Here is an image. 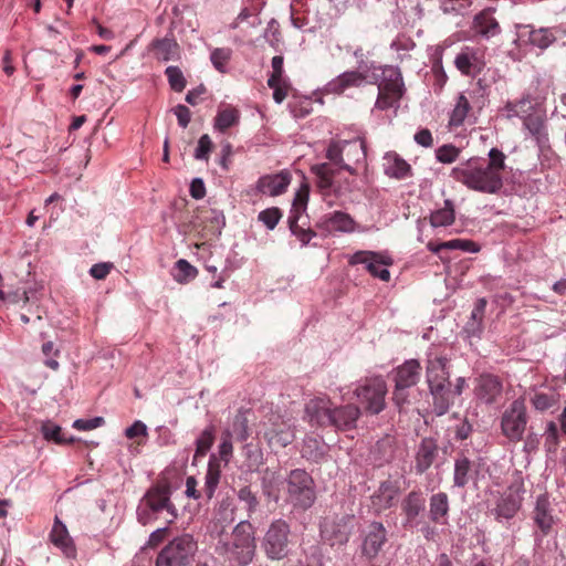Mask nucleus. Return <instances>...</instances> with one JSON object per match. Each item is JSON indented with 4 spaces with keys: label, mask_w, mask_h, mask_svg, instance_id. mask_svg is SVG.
I'll use <instances>...</instances> for the list:
<instances>
[{
    "label": "nucleus",
    "mask_w": 566,
    "mask_h": 566,
    "mask_svg": "<svg viewBox=\"0 0 566 566\" xmlns=\"http://www.w3.org/2000/svg\"><path fill=\"white\" fill-rule=\"evenodd\" d=\"M286 491L287 500L303 510L311 507L316 499L312 476L301 469L292 470L287 475Z\"/></svg>",
    "instance_id": "6e6552de"
},
{
    "label": "nucleus",
    "mask_w": 566,
    "mask_h": 566,
    "mask_svg": "<svg viewBox=\"0 0 566 566\" xmlns=\"http://www.w3.org/2000/svg\"><path fill=\"white\" fill-rule=\"evenodd\" d=\"M505 158L502 150L492 148L486 164L478 157H472L454 167L450 177L471 190L496 193L503 187L502 174L506 167Z\"/></svg>",
    "instance_id": "f257e3e1"
},
{
    "label": "nucleus",
    "mask_w": 566,
    "mask_h": 566,
    "mask_svg": "<svg viewBox=\"0 0 566 566\" xmlns=\"http://www.w3.org/2000/svg\"><path fill=\"white\" fill-rule=\"evenodd\" d=\"M474 30L486 38L499 33L500 25L490 10H484L474 18Z\"/></svg>",
    "instance_id": "7c9ffc66"
},
{
    "label": "nucleus",
    "mask_w": 566,
    "mask_h": 566,
    "mask_svg": "<svg viewBox=\"0 0 566 566\" xmlns=\"http://www.w3.org/2000/svg\"><path fill=\"white\" fill-rule=\"evenodd\" d=\"M354 219L345 212L334 211L332 213L324 214L319 218L316 227L323 232L331 234L336 231L339 232H353L355 230Z\"/></svg>",
    "instance_id": "aec40b11"
},
{
    "label": "nucleus",
    "mask_w": 566,
    "mask_h": 566,
    "mask_svg": "<svg viewBox=\"0 0 566 566\" xmlns=\"http://www.w3.org/2000/svg\"><path fill=\"white\" fill-rule=\"evenodd\" d=\"M401 489L398 481L386 480L370 496V507L376 514H381L397 505Z\"/></svg>",
    "instance_id": "2eb2a0df"
},
{
    "label": "nucleus",
    "mask_w": 566,
    "mask_h": 566,
    "mask_svg": "<svg viewBox=\"0 0 566 566\" xmlns=\"http://www.w3.org/2000/svg\"><path fill=\"white\" fill-rule=\"evenodd\" d=\"M448 364L449 359L444 356L428 355L426 378L438 415H444L453 403L454 394L450 389Z\"/></svg>",
    "instance_id": "7ed1b4c3"
},
{
    "label": "nucleus",
    "mask_w": 566,
    "mask_h": 566,
    "mask_svg": "<svg viewBox=\"0 0 566 566\" xmlns=\"http://www.w3.org/2000/svg\"><path fill=\"white\" fill-rule=\"evenodd\" d=\"M558 402V394L555 391H539L535 390L531 397L532 406L538 411H546L555 407Z\"/></svg>",
    "instance_id": "4c0bfd02"
},
{
    "label": "nucleus",
    "mask_w": 566,
    "mask_h": 566,
    "mask_svg": "<svg viewBox=\"0 0 566 566\" xmlns=\"http://www.w3.org/2000/svg\"><path fill=\"white\" fill-rule=\"evenodd\" d=\"M214 442V428L209 427L206 428L199 438L196 441V453H195V460L197 458L205 457L207 452L210 450Z\"/></svg>",
    "instance_id": "79ce46f5"
},
{
    "label": "nucleus",
    "mask_w": 566,
    "mask_h": 566,
    "mask_svg": "<svg viewBox=\"0 0 566 566\" xmlns=\"http://www.w3.org/2000/svg\"><path fill=\"white\" fill-rule=\"evenodd\" d=\"M150 51L155 59L161 62L177 61L180 59V46L174 36L155 39L150 43Z\"/></svg>",
    "instance_id": "a878e982"
},
{
    "label": "nucleus",
    "mask_w": 566,
    "mask_h": 566,
    "mask_svg": "<svg viewBox=\"0 0 566 566\" xmlns=\"http://www.w3.org/2000/svg\"><path fill=\"white\" fill-rule=\"evenodd\" d=\"M104 423V419L102 417H96L93 419L84 420V419H77L74 421L73 427L77 430H93L95 428H98Z\"/></svg>",
    "instance_id": "e2e57ef3"
},
{
    "label": "nucleus",
    "mask_w": 566,
    "mask_h": 566,
    "mask_svg": "<svg viewBox=\"0 0 566 566\" xmlns=\"http://www.w3.org/2000/svg\"><path fill=\"white\" fill-rule=\"evenodd\" d=\"M273 90V98L276 103H282L291 88L289 81H275L274 86H269Z\"/></svg>",
    "instance_id": "680f3d73"
},
{
    "label": "nucleus",
    "mask_w": 566,
    "mask_h": 566,
    "mask_svg": "<svg viewBox=\"0 0 566 566\" xmlns=\"http://www.w3.org/2000/svg\"><path fill=\"white\" fill-rule=\"evenodd\" d=\"M421 374V365L417 359L406 360L395 369V389L392 400L401 408L408 401L407 389L418 384Z\"/></svg>",
    "instance_id": "ddd939ff"
},
{
    "label": "nucleus",
    "mask_w": 566,
    "mask_h": 566,
    "mask_svg": "<svg viewBox=\"0 0 566 566\" xmlns=\"http://www.w3.org/2000/svg\"><path fill=\"white\" fill-rule=\"evenodd\" d=\"M197 549V543L190 534L177 536L159 552L156 566H188Z\"/></svg>",
    "instance_id": "423d86ee"
},
{
    "label": "nucleus",
    "mask_w": 566,
    "mask_h": 566,
    "mask_svg": "<svg viewBox=\"0 0 566 566\" xmlns=\"http://www.w3.org/2000/svg\"><path fill=\"white\" fill-rule=\"evenodd\" d=\"M326 158L340 169L356 175L354 164L366 159V145L361 139L332 142L326 150Z\"/></svg>",
    "instance_id": "39448f33"
},
{
    "label": "nucleus",
    "mask_w": 566,
    "mask_h": 566,
    "mask_svg": "<svg viewBox=\"0 0 566 566\" xmlns=\"http://www.w3.org/2000/svg\"><path fill=\"white\" fill-rule=\"evenodd\" d=\"M470 109L471 105L468 98L463 94L459 95L450 116V126L458 127L462 125Z\"/></svg>",
    "instance_id": "ea45409f"
},
{
    "label": "nucleus",
    "mask_w": 566,
    "mask_h": 566,
    "mask_svg": "<svg viewBox=\"0 0 566 566\" xmlns=\"http://www.w3.org/2000/svg\"><path fill=\"white\" fill-rule=\"evenodd\" d=\"M460 154V148L451 144L442 145L436 150V157L438 161L442 164L454 163L459 158Z\"/></svg>",
    "instance_id": "8fccbe9b"
},
{
    "label": "nucleus",
    "mask_w": 566,
    "mask_h": 566,
    "mask_svg": "<svg viewBox=\"0 0 566 566\" xmlns=\"http://www.w3.org/2000/svg\"><path fill=\"white\" fill-rule=\"evenodd\" d=\"M231 439V432L229 430L224 431L222 434L221 443L219 446L220 460L223 461L226 464L229 463L233 453V446Z\"/></svg>",
    "instance_id": "bf43d9fd"
},
{
    "label": "nucleus",
    "mask_w": 566,
    "mask_h": 566,
    "mask_svg": "<svg viewBox=\"0 0 566 566\" xmlns=\"http://www.w3.org/2000/svg\"><path fill=\"white\" fill-rule=\"evenodd\" d=\"M212 149V142L210 137L205 134L198 140V146L195 151V158L198 160H208L209 154Z\"/></svg>",
    "instance_id": "052dcab7"
},
{
    "label": "nucleus",
    "mask_w": 566,
    "mask_h": 566,
    "mask_svg": "<svg viewBox=\"0 0 566 566\" xmlns=\"http://www.w3.org/2000/svg\"><path fill=\"white\" fill-rule=\"evenodd\" d=\"M426 499L420 491H411L401 502V511L405 515V527L417 525V517L424 511Z\"/></svg>",
    "instance_id": "4be33fe9"
},
{
    "label": "nucleus",
    "mask_w": 566,
    "mask_h": 566,
    "mask_svg": "<svg viewBox=\"0 0 566 566\" xmlns=\"http://www.w3.org/2000/svg\"><path fill=\"white\" fill-rule=\"evenodd\" d=\"M385 174L396 179H405L410 175V165L396 153H387L384 157Z\"/></svg>",
    "instance_id": "c85d7f7f"
},
{
    "label": "nucleus",
    "mask_w": 566,
    "mask_h": 566,
    "mask_svg": "<svg viewBox=\"0 0 566 566\" xmlns=\"http://www.w3.org/2000/svg\"><path fill=\"white\" fill-rule=\"evenodd\" d=\"M291 182V175L287 171H281L275 175H266L259 179L258 189L260 192L269 196H279L286 191Z\"/></svg>",
    "instance_id": "393cba45"
},
{
    "label": "nucleus",
    "mask_w": 566,
    "mask_h": 566,
    "mask_svg": "<svg viewBox=\"0 0 566 566\" xmlns=\"http://www.w3.org/2000/svg\"><path fill=\"white\" fill-rule=\"evenodd\" d=\"M545 449L548 453L556 452L559 446V429L554 421H549L546 426L545 432Z\"/></svg>",
    "instance_id": "a18cd8bd"
},
{
    "label": "nucleus",
    "mask_w": 566,
    "mask_h": 566,
    "mask_svg": "<svg viewBox=\"0 0 566 566\" xmlns=\"http://www.w3.org/2000/svg\"><path fill=\"white\" fill-rule=\"evenodd\" d=\"M472 478V462L464 455L454 461L453 484L457 488H464Z\"/></svg>",
    "instance_id": "2f4dec72"
},
{
    "label": "nucleus",
    "mask_w": 566,
    "mask_h": 566,
    "mask_svg": "<svg viewBox=\"0 0 566 566\" xmlns=\"http://www.w3.org/2000/svg\"><path fill=\"white\" fill-rule=\"evenodd\" d=\"M376 451L381 454L379 457L381 462H389L394 458V439L386 437L379 440L376 444Z\"/></svg>",
    "instance_id": "6e6d98bb"
},
{
    "label": "nucleus",
    "mask_w": 566,
    "mask_h": 566,
    "mask_svg": "<svg viewBox=\"0 0 566 566\" xmlns=\"http://www.w3.org/2000/svg\"><path fill=\"white\" fill-rule=\"evenodd\" d=\"M502 391V380L495 375L482 374L475 379L474 394L480 401L486 405L496 402Z\"/></svg>",
    "instance_id": "a211bd4d"
},
{
    "label": "nucleus",
    "mask_w": 566,
    "mask_h": 566,
    "mask_svg": "<svg viewBox=\"0 0 566 566\" xmlns=\"http://www.w3.org/2000/svg\"><path fill=\"white\" fill-rule=\"evenodd\" d=\"M112 268V263H97L91 268L90 273L94 279L103 280L108 275Z\"/></svg>",
    "instance_id": "69168bd1"
},
{
    "label": "nucleus",
    "mask_w": 566,
    "mask_h": 566,
    "mask_svg": "<svg viewBox=\"0 0 566 566\" xmlns=\"http://www.w3.org/2000/svg\"><path fill=\"white\" fill-rule=\"evenodd\" d=\"M405 93V84L398 67L387 65L382 69V78L378 84V97L375 107L381 111L396 105Z\"/></svg>",
    "instance_id": "1a4fd4ad"
},
{
    "label": "nucleus",
    "mask_w": 566,
    "mask_h": 566,
    "mask_svg": "<svg viewBox=\"0 0 566 566\" xmlns=\"http://www.w3.org/2000/svg\"><path fill=\"white\" fill-rule=\"evenodd\" d=\"M532 108V103L528 97L522 98L517 102H509L505 105V109L507 111V117H521L524 118L528 111Z\"/></svg>",
    "instance_id": "de8ad7c7"
},
{
    "label": "nucleus",
    "mask_w": 566,
    "mask_h": 566,
    "mask_svg": "<svg viewBox=\"0 0 566 566\" xmlns=\"http://www.w3.org/2000/svg\"><path fill=\"white\" fill-rule=\"evenodd\" d=\"M201 221L205 223L203 231H206V235H217L220 234L224 226V216L218 210H207L202 211Z\"/></svg>",
    "instance_id": "72a5a7b5"
},
{
    "label": "nucleus",
    "mask_w": 566,
    "mask_h": 566,
    "mask_svg": "<svg viewBox=\"0 0 566 566\" xmlns=\"http://www.w3.org/2000/svg\"><path fill=\"white\" fill-rule=\"evenodd\" d=\"M255 547L254 527L242 521L231 534L220 537L217 552L230 566H247L254 557Z\"/></svg>",
    "instance_id": "f03ea898"
},
{
    "label": "nucleus",
    "mask_w": 566,
    "mask_h": 566,
    "mask_svg": "<svg viewBox=\"0 0 566 566\" xmlns=\"http://www.w3.org/2000/svg\"><path fill=\"white\" fill-rule=\"evenodd\" d=\"M449 511V499L447 493L439 492L430 497V517L433 522H439Z\"/></svg>",
    "instance_id": "e433bc0d"
},
{
    "label": "nucleus",
    "mask_w": 566,
    "mask_h": 566,
    "mask_svg": "<svg viewBox=\"0 0 566 566\" xmlns=\"http://www.w3.org/2000/svg\"><path fill=\"white\" fill-rule=\"evenodd\" d=\"M41 433L48 441H53L56 444H72L75 439L73 437L66 438L62 428L51 421H46L41 426Z\"/></svg>",
    "instance_id": "c9c22d12"
},
{
    "label": "nucleus",
    "mask_w": 566,
    "mask_h": 566,
    "mask_svg": "<svg viewBox=\"0 0 566 566\" xmlns=\"http://www.w3.org/2000/svg\"><path fill=\"white\" fill-rule=\"evenodd\" d=\"M528 40H530L531 44H533L539 49H546L553 42H555L556 36L551 29L541 28V29L532 30L530 32Z\"/></svg>",
    "instance_id": "a19ab883"
},
{
    "label": "nucleus",
    "mask_w": 566,
    "mask_h": 566,
    "mask_svg": "<svg viewBox=\"0 0 566 566\" xmlns=\"http://www.w3.org/2000/svg\"><path fill=\"white\" fill-rule=\"evenodd\" d=\"M333 411V402L327 396L315 397L305 406V415L310 423L319 427L331 426Z\"/></svg>",
    "instance_id": "f3484780"
},
{
    "label": "nucleus",
    "mask_w": 566,
    "mask_h": 566,
    "mask_svg": "<svg viewBox=\"0 0 566 566\" xmlns=\"http://www.w3.org/2000/svg\"><path fill=\"white\" fill-rule=\"evenodd\" d=\"M281 218L282 212L276 207L262 210L258 216L259 221H261L269 230H273Z\"/></svg>",
    "instance_id": "864d4df0"
},
{
    "label": "nucleus",
    "mask_w": 566,
    "mask_h": 566,
    "mask_svg": "<svg viewBox=\"0 0 566 566\" xmlns=\"http://www.w3.org/2000/svg\"><path fill=\"white\" fill-rule=\"evenodd\" d=\"M283 56L282 55H275L272 57L271 66H272V73L268 80L269 86H274L275 81H286L287 78L283 76L284 69H283Z\"/></svg>",
    "instance_id": "4d7b16f0"
},
{
    "label": "nucleus",
    "mask_w": 566,
    "mask_h": 566,
    "mask_svg": "<svg viewBox=\"0 0 566 566\" xmlns=\"http://www.w3.org/2000/svg\"><path fill=\"white\" fill-rule=\"evenodd\" d=\"M310 188L306 184L302 185L297 190L292 209L289 217L300 218L303 212H305L308 201Z\"/></svg>",
    "instance_id": "37998d69"
},
{
    "label": "nucleus",
    "mask_w": 566,
    "mask_h": 566,
    "mask_svg": "<svg viewBox=\"0 0 566 566\" xmlns=\"http://www.w3.org/2000/svg\"><path fill=\"white\" fill-rule=\"evenodd\" d=\"M298 219L296 216L289 217V227L291 232L303 243L307 244L316 233L311 229H304L298 226Z\"/></svg>",
    "instance_id": "09e8293b"
},
{
    "label": "nucleus",
    "mask_w": 566,
    "mask_h": 566,
    "mask_svg": "<svg viewBox=\"0 0 566 566\" xmlns=\"http://www.w3.org/2000/svg\"><path fill=\"white\" fill-rule=\"evenodd\" d=\"M176 268L179 273L184 276V279L195 277L197 274L196 268H193L188 261L181 259L176 263Z\"/></svg>",
    "instance_id": "774afa93"
},
{
    "label": "nucleus",
    "mask_w": 566,
    "mask_h": 566,
    "mask_svg": "<svg viewBox=\"0 0 566 566\" xmlns=\"http://www.w3.org/2000/svg\"><path fill=\"white\" fill-rule=\"evenodd\" d=\"M521 504L522 495L520 493V488L513 489V486H511L506 492L503 493V495L499 500L496 507L494 510L495 517L497 520L512 518L520 510Z\"/></svg>",
    "instance_id": "5701e85b"
},
{
    "label": "nucleus",
    "mask_w": 566,
    "mask_h": 566,
    "mask_svg": "<svg viewBox=\"0 0 566 566\" xmlns=\"http://www.w3.org/2000/svg\"><path fill=\"white\" fill-rule=\"evenodd\" d=\"M394 261L388 254L374 251H357L349 259L350 265L363 264L370 275L384 282L390 280V272L387 268Z\"/></svg>",
    "instance_id": "4468645a"
},
{
    "label": "nucleus",
    "mask_w": 566,
    "mask_h": 566,
    "mask_svg": "<svg viewBox=\"0 0 566 566\" xmlns=\"http://www.w3.org/2000/svg\"><path fill=\"white\" fill-rule=\"evenodd\" d=\"M359 416L360 409L352 403L334 408L331 426L338 430H350L355 428Z\"/></svg>",
    "instance_id": "bb28decb"
},
{
    "label": "nucleus",
    "mask_w": 566,
    "mask_h": 566,
    "mask_svg": "<svg viewBox=\"0 0 566 566\" xmlns=\"http://www.w3.org/2000/svg\"><path fill=\"white\" fill-rule=\"evenodd\" d=\"M175 115L177 116L178 124L186 128L190 122L191 113L190 109L185 105H177L175 107Z\"/></svg>",
    "instance_id": "338daca9"
},
{
    "label": "nucleus",
    "mask_w": 566,
    "mask_h": 566,
    "mask_svg": "<svg viewBox=\"0 0 566 566\" xmlns=\"http://www.w3.org/2000/svg\"><path fill=\"white\" fill-rule=\"evenodd\" d=\"M125 434L128 439L146 437L148 434L147 427L144 422L136 420L130 427L126 429Z\"/></svg>",
    "instance_id": "0e129e2a"
},
{
    "label": "nucleus",
    "mask_w": 566,
    "mask_h": 566,
    "mask_svg": "<svg viewBox=\"0 0 566 566\" xmlns=\"http://www.w3.org/2000/svg\"><path fill=\"white\" fill-rule=\"evenodd\" d=\"M231 438L234 437L238 441H245L250 437L249 421L244 413L239 412L232 422V428L229 430Z\"/></svg>",
    "instance_id": "c03bdc74"
},
{
    "label": "nucleus",
    "mask_w": 566,
    "mask_h": 566,
    "mask_svg": "<svg viewBox=\"0 0 566 566\" xmlns=\"http://www.w3.org/2000/svg\"><path fill=\"white\" fill-rule=\"evenodd\" d=\"M221 476L220 462L214 454L209 459L208 470L206 473L205 492L208 499L213 496V493L219 484Z\"/></svg>",
    "instance_id": "473e14b6"
},
{
    "label": "nucleus",
    "mask_w": 566,
    "mask_h": 566,
    "mask_svg": "<svg viewBox=\"0 0 566 566\" xmlns=\"http://www.w3.org/2000/svg\"><path fill=\"white\" fill-rule=\"evenodd\" d=\"M239 120V112L235 108L227 107L219 111L214 119V127L220 132H226Z\"/></svg>",
    "instance_id": "58836bf2"
},
{
    "label": "nucleus",
    "mask_w": 566,
    "mask_h": 566,
    "mask_svg": "<svg viewBox=\"0 0 566 566\" xmlns=\"http://www.w3.org/2000/svg\"><path fill=\"white\" fill-rule=\"evenodd\" d=\"M171 489L168 483H157L149 488L137 507V518L143 525L155 518V514L166 511L172 522L177 517V509L170 501Z\"/></svg>",
    "instance_id": "20e7f679"
},
{
    "label": "nucleus",
    "mask_w": 566,
    "mask_h": 566,
    "mask_svg": "<svg viewBox=\"0 0 566 566\" xmlns=\"http://www.w3.org/2000/svg\"><path fill=\"white\" fill-rule=\"evenodd\" d=\"M261 433L271 449L285 448L295 439L292 423L279 413H271L261 422Z\"/></svg>",
    "instance_id": "9b49d317"
},
{
    "label": "nucleus",
    "mask_w": 566,
    "mask_h": 566,
    "mask_svg": "<svg viewBox=\"0 0 566 566\" xmlns=\"http://www.w3.org/2000/svg\"><path fill=\"white\" fill-rule=\"evenodd\" d=\"M232 51L229 48H218L211 52V63L221 73L226 72V66L229 63Z\"/></svg>",
    "instance_id": "49530a36"
},
{
    "label": "nucleus",
    "mask_w": 566,
    "mask_h": 566,
    "mask_svg": "<svg viewBox=\"0 0 566 566\" xmlns=\"http://www.w3.org/2000/svg\"><path fill=\"white\" fill-rule=\"evenodd\" d=\"M387 384L381 376L366 378L355 395L359 403L371 415L380 413L386 407Z\"/></svg>",
    "instance_id": "9d476101"
},
{
    "label": "nucleus",
    "mask_w": 566,
    "mask_h": 566,
    "mask_svg": "<svg viewBox=\"0 0 566 566\" xmlns=\"http://www.w3.org/2000/svg\"><path fill=\"white\" fill-rule=\"evenodd\" d=\"M454 208L451 200H446L444 206L430 216V223L432 227H447L454 222Z\"/></svg>",
    "instance_id": "f704fd0d"
},
{
    "label": "nucleus",
    "mask_w": 566,
    "mask_h": 566,
    "mask_svg": "<svg viewBox=\"0 0 566 566\" xmlns=\"http://www.w3.org/2000/svg\"><path fill=\"white\" fill-rule=\"evenodd\" d=\"M439 454V446L433 438L421 439L415 453V470L417 474H423L436 462Z\"/></svg>",
    "instance_id": "412c9836"
},
{
    "label": "nucleus",
    "mask_w": 566,
    "mask_h": 566,
    "mask_svg": "<svg viewBox=\"0 0 566 566\" xmlns=\"http://www.w3.org/2000/svg\"><path fill=\"white\" fill-rule=\"evenodd\" d=\"M291 528L284 520H275L268 527L263 539L262 549L268 558L281 560L287 557L291 544Z\"/></svg>",
    "instance_id": "0eeeda50"
},
{
    "label": "nucleus",
    "mask_w": 566,
    "mask_h": 566,
    "mask_svg": "<svg viewBox=\"0 0 566 566\" xmlns=\"http://www.w3.org/2000/svg\"><path fill=\"white\" fill-rule=\"evenodd\" d=\"M366 76L357 71H349L340 74L328 83V92L342 94L349 87H358L365 82Z\"/></svg>",
    "instance_id": "c756f323"
},
{
    "label": "nucleus",
    "mask_w": 566,
    "mask_h": 566,
    "mask_svg": "<svg viewBox=\"0 0 566 566\" xmlns=\"http://www.w3.org/2000/svg\"><path fill=\"white\" fill-rule=\"evenodd\" d=\"M533 520L544 536L552 532L555 520L546 494L537 496L533 511Z\"/></svg>",
    "instance_id": "b1692460"
},
{
    "label": "nucleus",
    "mask_w": 566,
    "mask_h": 566,
    "mask_svg": "<svg viewBox=\"0 0 566 566\" xmlns=\"http://www.w3.org/2000/svg\"><path fill=\"white\" fill-rule=\"evenodd\" d=\"M52 544L60 548L67 557L75 555V546L69 534L66 526L55 517L52 531L50 533Z\"/></svg>",
    "instance_id": "cd10ccee"
},
{
    "label": "nucleus",
    "mask_w": 566,
    "mask_h": 566,
    "mask_svg": "<svg viewBox=\"0 0 566 566\" xmlns=\"http://www.w3.org/2000/svg\"><path fill=\"white\" fill-rule=\"evenodd\" d=\"M528 417L524 400L515 399L501 417V430L510 442L516 443L524 437Z\"/></svg>",
    "instance_id": "f8f14e48"
},
{
    "label": "nucleus",
    "mask_w": 566,
    "mask_h": 566,
    "mask_svg": "<svg viewBox=\"0 0 566 566\" xmlns=\"http://www.w3.org/2000/svg\"><path fill=\"white\" fill-rule=\"evenodd\" d=\"M238 497L241 502L245 504V509L251 514L256 511L259 506V500L254 492H252L250 486H243L238 492Z\"/></svg>",
    "instance_id": "5fc2aeb1"
},
{
    "label": "nucleus",
    "mask_w": 566,
    "mask_h": 566,
    "mask_svg": "<svg viewBox=\"0 0 566 566\" xmlns=\"http://www.w3.org/2000/svg\"><path fill=\"white\" fill-rule=\"evenodd\" d=\"M483 52L479 48L464 46L455 56L454 65L462 75L474 77L485 65Z\"/></svg>",
    "instance_id": "dca6fc26"
},
{
    "label": "nucleus",
    "mask_w": 566,
    "mask_h": 566,
    "mask_svg": "<svg viewBox=\"0 0 566 566\" xmlns=\"http://www.w3.org/2000/svg\"><path fill=\"white\" fill-rule=\"evenodd\" d=\"M387 542V530L380 522H373L365 534L361 554L368 559L377 557L382 546Z\"/></svg>",
    "instance_id": "6ab92c4d"
},
{
    "label": "nucleus",
    "mask_w": 566,
    "mask_h": 566,
    "mask_svg": "<svg viewBox=\"0 0 566 566\" xmlns=\"http://www.w3.org/2000/svg\"><path fill=\"white\" fill-rule=\"evenodd\" d=\"M170 87L175 92H181L186 87V80L178 66H168L165 71Z\"/></svg>",
    "instance_id": "3c124183"
},
{
    "label": "nucleus",
    "mask_w": 566,
    "mask_h": 566,
    "mask_svg": "<svg viewBox=\"0 0 566 566\" xmlns=\"http://www.w3.org/2000/svg\"><path fill=\"white\" fill-rule=\"evenodd\" d=\"M524 126L533 136H539L544 127V119L538 114H527L523 118Z\"/></svg>",
    "instance_id": "13d9d810"
},
{
    "label": "nucleus",
    "mask_w": 566,
    "mask_h": 566,
    "mask_svg": "<svg viewBox=\"0 0 566 566\" xmlns=\"http://www.w3.org/2000/svg\"><path fill=\"white\" fill-rule=\"evenodd\" d=\"M443 250H462L465 252L475 253L479 252V245L471 240L453 239L450 241L442 242Z\"/></svg>",
    "instance_id": "603ef678"
}]
</instances>
